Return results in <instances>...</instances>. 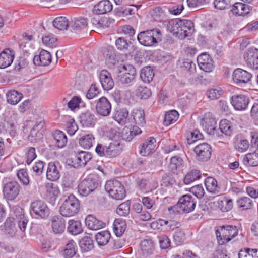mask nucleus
I'll return each mask as SVG.
<instances>
[{
  "mask_svg": "<svg viewBox=\"0 0 258 258\" xmlns=\"http://www.w3.org/2000/svg\"><path fill=\"white\" fill-rule=\"evenodd\" d=\"M112 9V5L108 0H103L97 4L93 8L94 14L100 15L110 12Z\"/></svg>",
  "mask_w": 258,
  "mask_h": 258,
  "instance_id": "nucleus-28",
  "label": "nucleus"
},
{
  "mask_svg": "<svg viewBox=\"0 0 258 258\" xmlns=\"http://www.w3.org/2000/svg\"><path fill=\"white\" fill-rule=\"evenodd\" d=\"M236 205L238 208L241 210H245L251 209L253 205L252 201L247 197H242L236 201Z\"/></svg>",
  "mask_w": 258,
  "mask_h": 258,
  "instance_id": "nucleus-48",
  "label": "nucleus"
},
{
  "mask_svg": "<svg viewBox=\"0 0 258 258\" xmlns=\"http://www.w3.org/2000/svg\"><path fill=\"white\" fill-rule=\"evenodd\" d=\"M168 30L179 39L190 36L194 31V25L189 20H173L168 22Z\"/></svg>",
  "mask_w": 258,
  "mask_h": 258,
  "instance_id": "nucleus-1",
  "label": "nucleus"
},
{
  "mask_svg": "<svg viewBox=\"0 0 258 258\" xmlns=\"http://www.w3.org/2000/svg\"><path fill=\"white\" fill-rule=\"evenodd\" d=\"M183 161L181 158L175 156L170 158L169 168L172 173L177 175L183 171Z\"/></svg>",
  "mask_w": 258,
  "mask_h": 258,
  "instance_id": "nucleus-23",
  "label": "nucleus"
},
{
  "mask_svg": "<svg viewBox=\"0 0 258 258\" xmlns=\"http://www.w3.org/2000/svg\"><path fill=\"white\" fill-rule=\"evenodd\" d=\"M77 251L76 244L74 241L71 240L66 245L63 254L66 258H72L75 255Z\"/></svg>",
  "mask_w": 258,
  "mask_h": 258,
  "instance_id": "nucleus-44",
  "label": "nucleus"
},
{
  "mask_svg": "<svg viewBox=\"0 0 258 258\" xmlns=\"http://www.w3.org/2000/svg\"><path fill=\"white\" fill-rule=\"evenodd\" d=\"M105 189L113 199L117 200H122L126 195L123 185L116 180L107 181Z\"/></svg>",
  "mask_w": 258,
  "mask_h": 258,
  "instance_id": "nucleus-7",
  "label": "nucleus"
},
{
  "mask_svg": "<svg viewBox=\"0 0 258 258\" xmlns=\"http://www.w3.org/2000/svg\"><path fill=\"white\" fill-rule=\"evenodd\" d=\"M234 0H214V4L216 9L225 10L230 8Z\"/></svg>",
  "mask_w": 258,
  "mask_h": 258,
  "instance_id": "nucleus-60",
  "label": "nucleus"
},
{
  "mask_svg": "<svg viewBox=\"0 0 258 258\" xmlns=\"http://www.w3.org/2000/svg\"><path fill=\"white\" fill-rule=\"evenodd\" d=\"M51 61V54L45 50H42L39 55L35 56L33 58V62L36 66H47L50 64Z\"/></svg>",
  "mask_w": 258,
  "mask_h": 258,
  "instance_id": "nucleus-24",
  "label": "nucleus"
},
{
  "mask_svg": "<svg viewBox=\"0 0 258 258\" xmlns=\"http://www.w3.org/2000/svg\"><path fill=\"white\" fill-rule=\"evenodd\" d=\"M88 25V20L83 17L74 18L70 23V26L74 30H79L83 29Z\"/></svg>",
  "mask_w": 258,
  "mask_h": 258,
  "instance_id": "nucleus-39",
  "label": "nucleus"
},
{
  "mask_svg": "<svg viewBox=\"0 0 258 258\" xmlns=\"http://www.w3.org/2000/svg\"><path fill=\"white\" fill-rule=\"evenodd\" d=\"M56 146L59 148L65 146L67 142L66 135L61 131L57 130L53 134Z\"/></svg>",
  "mask_w": 258,
  "mask_h": 258,
  "instance_id": "nucleus-43",
  "label": "nucleus"
},
{
  "mask_svg": "<svg viewBox=\"0 0 258 258\" xmlns=\"http://www.w3.org/2000/svg\"><path fill=\"white\" fill-rule=\"evenodd\" d=\"M85 224L89 229L92 230H97L105 226L104 222L97 219L92 215H89L86 217Z\"/></svg>",
  "mask_w": 258,
  "mask_h": 258,
  "instance_id": "nucleus-27",
  "label": "nucleus"
},
{
  "mask_svg": "<svg viewBox=\"0 0 258 258\" xmlns=\"http://www.w3.org/2000/svg\"><path fill=\"white\" fill-rule=\"evenodd\" d=\"M67 231L73 235H77L83 231L80 221L71 219L68 221Z\"/></svg>",
  "mask_w": 258,
  "mask_h": 258,
  "instance_id": "nucleus-40",
  "label": "nucleus"
},
{
  "mask_svg": "<svg viewBox=\"0 0 258 258\" xmlns=\"http://www.w3.org/2000/svg\"><path fill=\"white\" fill-rule=\"evenodd\" d=\"M92 158L91 154L85 151H80L77 153L75 161L80 166H84Z\"/></svg>",
  "mask_w": 258,
  "mask_h": 258,
  "instance_id": "nucleus-42",
  "label": "nucleus"
},
{
  "mask_svg": "<svg viewBox=\"0 0 258 258\" xmlns=\"http://www.w3.org/2000/svg\"><path fill=\"white\" fill-rule=\"evenodd\" d=\"M231 103L236 110H244L248 106L249 99L244 95H234L231 98Z\"/></svg>",
  "mask_w": 258,
  "mask_h": 258,
  "instance_id": "nucleus-16",
  "label": "nucleus"
},
{
  "mask_svg": "<svg viewBox=\"0 0 258 258\" xmlns=\"http://www.w3.org/2000/svg\"><path fill=\"white\" fill-rule=\"evenodd\" d=\"M201 125L207 134L216 137L218 128L214 118L205 117L201 121Z\"/></svg>",
  "mask_w": 258,
  "mask_h": 258,
  "instance_id": "nucleus-21",
  "label": "nucleus"
},
{
  "mask_svg": "<svg viewBox=\"0 0 258 258\" xmlns=\"http://www.w3.org/2000/svg\"><path fill=\"white\" fill-rule=\"evenodd\" d=\"M239 258H258V249L245 248L238 253Z\"/></svg>",
  "mask_w": 258,
  "mask_h": 258,
  "instance_id": "nucleus-50",
  "label": "nucleus"
},
{
  "mask_svg": "<svg viewBox=\"0 0 258 258\" xmlns=\"http://www.w3.org/2000/svg\"><path fill=\"white\" fill-rule=\"evenodd\" d=\"M100 184L98 177L96 175L90 174L78 185V192L82 196H87L98 189Z\"/></svg>",
  "mask_w": 258,
  "mask_h": 258,
  "instance_id": "nucleus-4",
  "label": "nucleus"
},
{
  "mask_svg": "<svg viewBox=\"0 0 258 258\" xmlns=\"http://www.w3.org/2000/svg\"><path fill=\"white\" fill-rule=\"evenodd\" d=\"M136 95L141 99H147L151 95L150 89L145 86H140L136 90Z\"/></svg>",
  "mask_w": 258,
  "mask_h": 258,
  "instance_id": "nucleus-57",
  "label": "nucleus"
},
{
  "mask_svg": "<svg viewBox=\"0 0 258 258\" xmlns=\"http://www.w3.org/2000/svg\"><path fill=\"white\" fill-rule=\"evenodd\" d=\"M197 159L201 161H206L211 157V148L207 143H201L197 145L194 149Z\"/></svg>",
  "mask_w": 258,
  "mask_h": 258,
  "instance_id": "nucleus-14",
  "label": "nucleus"
},
{
  "mask_svg": "<svg viewBox=\"0 0 258 258\" xmlns=\"http://www.w3.org/2000/svg\"><path fill=\"white\" fill-rule=\"evenodd\" d=\"M78 130V126L75 120L73 118L69 119L66 124V130L68 134L70 136H73Z\"/></svg>",
  "mask_w": 258,
  "mask_h": 258,
  "instance_id": "nucleus-62",
  "label": "nucleus"
},
{
  "mask_svg": "<svg viewBox=\"0 0 258 258\" xmlns=\"http://www.w3.org/2000/svg\"><path fill=\"white\" fill-rule=\"evenodd\" d=\"M53 25L55 28L60 30H66L70 26L68 19L62 16L56 18L53 21Z\"/></svg>",
  "mask_w": 258,
  "mask_h": 258,
  "instance_id": "nucleus-56",
  "label": "nucleus"
},
{
  "mask_svg": "<svg viewBox=\"0 0 258 258\" xmlns=\"http://www.w3.org/2000/svg\"><path fill=\"white\" fill-rule=\"evenodd\" d=\"M130 205L128 202L120 204L116 210L117 213L122 216H126L130 213Z\"/></svg>",
  "mask_w": 258,
  "mask_h": 258,
  "instance_id": "nucleus-63",
  "label": "nucleus"
},
{
  "mask_svg": "<svg viewBox=\"0 0 258 258\" xmlns=\"http://www.w3.org/2000/svg\"><path fill=\"white\" fill-rule=\"evenodd\" d=\"M130 119V122H133L140 126H143L146 123L144 111L140 109H134Z\"/></svg>",
  "mask_w": 258,
  "mask_h": 258,
  "instance_id": "nucleus-33",
  "label": "nucleus"
},
{
  "mask_svg": "<svg viewBox=\"0 0 258 258\" xmlns=\"http://www.w3.org/2000/svg\"><path fill=\"white\" fill-rule=\"evenodd\" d=\"M17 175L19 181L25 185H27L29 183V177L26 170L21 169L18 171Z\"/></svg>",
  "mask_w": 258,
  "mask_h": 258,
  "instance_id": "nucleus-61",
  "label": "nucleus"
},
{
  "mask_svg": "<svg viewBox=\"0 0 258 258\" xmlns=\"http://www.w3.org/2000/svg\"><path fill=\"white\" fill-rule=\"evenodd\" d=\"M126 228L125 221L121 218L116 219L113 224V230L114 234L117 237L122 235Z\"/></svg>",
  "mask_w": 258,
  "mask_h": 258,
  "instance_id": "nucleus-36",
  "label": "nucleus"
},
{
  "mask_svg": "<svg viewBox=\"0 0 258 258\" xmlns=\"http://www.w3.org/2000/svg\"><path fill=\"white\" fill-rule=\"evenodd\" d=\"M22 98V94L15 90H10L7 94V101L12 105L17 104Z\"/></svg>",
  "mask_w": 258,
  "mask_h": 258,
  "instance_id": "nucleus-46",
  "label": "nucleus"
},
{
  "mask_svg": "<svg viewBox=\"0 0 258 258\" xmlns=\"http://www.w3.org/2000/svg\"><path fill=\"white\" fill-rule=\"evenodd\" d=\"M196 203L195 199L192 196L184 195L180 198L176 204L168 207V210L175 214L189 213L195 210Z\"/></svg>",
  "mask_w": 258,
  "mask_h": 258,
  "instance_id": "nucleus-2",
  "label": "nucleus"
},
{
  "mask_svg": "<svg viewBox=\"0 0 258 258\" xmlns=\"http://www.w3.org/2000/svg\"><path fill=\"white\" fill-rule=\"evenodd\" d=\"M197 62L200 69L206 72H211L214 67L212 58L206 53H202L198 56Z\"/></svg>",
  "mask_w": 258,
  "mask_h": 258,
  "instance_id": "nucleus-17",
  "label": "nucleus"
},
{
  "mask_svg": "<svg viewBox=\"0 0 258 258\" xmlns=\"http://www.w3.org/2000/svg\"><path fill=\"white\" fill-rule=\"evenodd\" d=\"M128 117V111L125 108L117 110L114 114L113 118L119 124H124L127 121H130Z\"/></svg>",
  "mask_w": 258,
  "mask_h": 258,
  "instance_id": "nucleus-37",
  "label": "nucleus"
},
{
  "mask_svg": "<svg viewBox=\"0 0 258 258\" xmlns=\"http://www.w3.org/2000/svg\"><path fill=\"white\" fill-rule=\"evenodd\" d=\"M231 11L233 14L238 16H244L249 13V6L242 3H234L232 4Z\"/></svg>",
  "mask_w": 258,
  "mask_h": 258,
  "instance_id": "nucleus-34",
  "label": "nucleus"
},
{
  "mask_svg": "<svg viewBox=\"0 0 258 258\" xmlns=\"http://www.w3.org/2000/svg\"><path fill=\"white\" fill-rule=\"evenodd\" d=\"M51 227L55 234H60L64 232L66 228L64 219L60 216H54L51 219Z\"/></svg>",
  "mask_w": 258,
  "mask_h": 258,
  "instance_id": "nucleus-25",
  "label": "nucleus"
},
{
  "mask_svg": "<svg viewBox=\"0 0 258 258\" xmlns=\"http://www.w3.org/2000/svg\"><path fill=\"white\" fill-rule=\"evenodd\" d=\"M201 177L200 171L197 169H193L188 172L185 176L183 182L185 184H189L199 179Z\"/></svg>",
  "mask_w": 258,
  "mask_h": 258,
  "instance_id": "nucleus-45",
  "label": "nucleus"
},
{
  "mask_svg": "<svg viewBox=\"0 0 258 258\" xmlns=\"http://www.w3.org/2000/svg\"><path fill=\"white\" fill-rule=\"evenodd\" d=\"M189 191L198 199H201L205 194L204 187L201 184L192 186L190 188Z\"/></svg>",
  "mask_w": 258,
  "mask_h": 258,
  "instance_id": "nucleus-64",
  "label": "nucleus"
},
{
  "mask_svg": "<svg viewBox=\"0 0 258 258\" xmlns=\"http://www.w3.org/2000/svg\"><path fill=\"white\" fill-rule=\"evenodd\" d=\"M177 66L182 71H186L189 75L194 74L196 72L195 63L189 59H180L177 62Z\"/></svg>",
  "mask_w": 258,
  "mask_h": 258,
  "instance_id": "nucleus-30",
  "label": "nucleus"
},
{
  "mask_svg": "<svg viewBox=\"0 0 258 258\" xmlns=\"http://www.w3.org/2000/svg\"><path fill=\"white\" fill-rule=\"evenodd\" d=\"M20 186L16 181H11L6 183L3 187L5 198L8 200H14L19 195Z\"/></svg>",
  "mask_w": 258,
  "mask_h": 258,
  "instance_id": "nucleus-13",
  "label": "nucleus"
},
{
  "mask_svg": "<svg viewBox=\"0 0 258 258\" xmlns=\"http://www.w3.org/2000/svg\"><path fill=\"white\" fill-rule=\"evenodd\" d=\"M45 122L42 118H38L30 131L28 137V140L31 143L36 142L43 138L41 129L43 127Z\"/></svg>",
  "mask_w": 258,
  "mask_h": 258,
  "instance_id": "nucleus-12",
  "label": "nucleus"
},
{
  "mask_svg": "<svg viewBox=\"0 0 258 258\" xmlns=\"http://www.w3.org/2000/svg\"><path fill=\"white\" fill-rule=\"evenodd\" d=\"M80 201L73 195H70L64 200L59 208L61 215L70 217L75 215L79 211Z\"/></svg>",
  "mask_w": 258,
  "mask_h": 258,
  "instance_id": "nucleus-3",
  "label": "nucleus"
},
{
  "mask_svg": "<svg viewBox=\"0 0 258 258\" xmlns=\"http://www.w3.org/2000/svg\"><path fill=\"white\" fill-rule=\"evenodd\" d=\"M179 114L175 110H171L165 113L164 116V124L166 126H168L175 122L178 119Z\"/></svg>",
  "mask_w": 258,
  "mask_h": 258,
  "instance_id": "nucleus-55",
  "label": "nucleus"
},
{
  "mask_svg": "<svg viewBox=\"0 0 258 258\" xmlns=\"http://www.w3.org/2000/svg\"><path fill=\"white\" fill-rule=\"evenodd\" d=\"M79 119L80 124L83 127H93L96 121L95 115L89 111L82 113L79 115Z\"/></svg>",
  "mask_w": 258,
  "mask_h": 258,
  "instance_id": "nucleus-19",
  "label": "nucleus"
},
{
  "mask_svg": "<svg viewBox=\"0 0 258 258\" xmlns=\"http://www.w3.org/2000/svg\"><path fill=\"white\" fill-rule=\"evenodd\" d=\"M154 76L153 69L150 66L144 67L141 70L140 77L145 83H150Z\"/></svg>",
  "mask_w": 258,
  "mask_h": 258,
  "instance_id": "nucleus-47",
  "label": "nucleus"
},
{
  "mask_svg": "<svg viewBox=\"0 0 258 258\" xmlns=\"http://www.w3.org/2000/svg\"><path fill=\"white\" fill-rule=\"evenodd\" d=\"M238 233L237 226L234 225H223L216 231L217 241L219 245H223L235 238Z\"/></svg>",
  "mask_w": 258,
  "mask_h": 258,
  "instance_id": "nucleus-5",
  "label": "nucleus"
},
{
  "mask_svg": "<svg viewBox=\"0 0 258 258\" xmlns=\"http://www.w3.org/2000/svg\"><path fill=\"white\" fill-rule=\"evenodd\" d=\"M30 213L42 219H47L50 213L47 204L43 201L38 200L31 204Z\"/></svg>",
  "mask_w": 258,
  "mask_h": 258,
  "instance_id": "nucleus-9",
  "label": "nucleus"
},
{
  "mask_svg": "<svg viewBox=\"0 0 258 258\" xmlns=\"http://www.w3.org/2000/svg\"><path fill=\"white\" fill-rule=\"evenodd\" d=\"M232 134L231 122L227 119L221 120L219 123V127L217 129V137L222 138L224 135L230 136Z\"/></svg>",
  "mask_w": 258,
  "mask_h": 258,
  "instance_id": "nucleus-26",
  "label": "nucleus"
},
{
  "mask_svg": "<svg viewBox=\"0 0 258 258\" xmlns=\"http://www.w3.org/2000/svg\"><path fill=\"white\" fill-rule=\"evenodd\" d=\"M244 58L247 66L258 69V49L250 48L244 54Z\"/></svg>",
  "mask_w": 258,
  "mask_h": 258,
  "instance_id": "nucleus-18",
  "label": "nucleus"
},
{
  "mask_svg": "<svg viewBox=\"0 0 258 258\" xmlns=\"http://www.w3.org/2000/svg\"><path fill=\"white\" fill-rule=\"evenodd\" d=\"M104 57L108 63L113 64L115 63V52L114 48L112 46H107L103 52Z\"/></svg>",
  "mask_w": 258,
  "mask_h": 258,
  "instance_id": "nucleus-58",
  "label": "nucleus"
},
{
  "mask_svg": "<svg viewBox=\"0 0 258 258\" xmlns=\"http://www.w3.org/2000/svg\"><path fill=\"white\" fill-rule=\"evenodd\" d=\"M123 71H119L117 80L123 85L131 86L134 82L136 75L135 68L132 66H123Z\"/></svg>",
  "mask_w": 258,
  "mask_h": 258,
  "instance_id": "nucleus-8",
  "label": "nucleus"
},
{
  "mask_svg": "<svg viewBox=\"0 0 258 258\" xmlns=\"http://www.w3.org/2000/svg\"><path fill=\"white\" fill-rule=\"evenodd\" d=\"M14 55L9 49H6L0 53V69L10 66L14 59Z\"/></svg>",
  "mask_w": 258,
  "mask_h": 258,
  "instance_id": "nucleus-32",
  "label": "nucleus"
},
{
  "mask_svg": "<svg viewBox=\"0 0 258 258\" xmlns=\"http://www.w3.org/2000/svg\"><path fill=\"white\" fill-rule=\"evenodd\" d=\"M96 112L102 116H108L111 110V104L105 97H102L96 101Z\"/></svg>",
  "mask_w": 258,
  "mask_h": 258,
  "instance_id": "nucleus-15",
  "label": "nucleus"
},
{
  "mask_svg": "<svg viewBox=\"0 0 258 258\" xmlns=\"http://www.w3.org/2000/svg\"><path fill=\"white\" fill-rule=\"evenodd\" d=\"M99 78L101 84L104 90L108 91L114 87V81L110 73L107 70H103L100 72Z\"/></svg>",
  "mask_w": 258,
  "mask_h": 258,
  "instance_id": "nucleus-22",
  "label": "nucleus"
},
{
  "mask_svg": "<svg viewBox=\"0 0 258 258\" xmlns=\"http://www.w3.org/2000/svg\"><path fill=\"white\" fill-rule=\"evenodd\" d=\"M252 75L240 68L235 70L232 74V78L235 84L239 86H243L248 83L251 80Z\"/></svg>",
  "mask_w": 258,
  "mask_h": 258,
  "instance_id": "nucleus-11",
  "label": "nucleus"
},
{
  "mask_svg": "<svg viewBox=\"0 0 258 258\" xmlns=\"http://www.w3.org/2000/svg\"><path fill=\"white\" fill-rule=\"evenodd\" d=\"M61 167L58 162H50L48 164L46 177L50 181H56L60 177Z\"/></svg>",
  "mask_w": 258,
  "mask_h": 258,
  "instance_id": "nucleus-20",
  "label": "nucleus"
},
{
  "mask_svg": "<svg viewBox=\"0 0 258 258\" xmlns=\"http://www.w3.org/2000/svg\"><path fill=\"white\" fill-rule=\"evenodd\" d=\"M110 238V234L108 231H103L98 233L95 235V239L99 246L106 245Z\"/></svg>",
  "mask_w": 258,
  "mask_h": 258,
  "instance_id": "nucleus-51",
  "label": "nucleus"
},
{
  "mask_svg": "<svg viewBox=\"0 0 258 258\" xmlns=\"http://www.w3.org/2000/svg\"><path fill=\"white\" fill-rule=\"evenodd\" d=\"M95 142V137L92 134L81 136L79 140L80 146L85 149H90Z\"/></svg>",
  "mask_w": 258,
  "mask_h": 258,
  "instance_id": "nucleus-35",
  "label": "nucleus"
},
{
  "mask_svg": "<svg viewBox=\"0 0 258 258\" xmlns=\"http://www.w3.org/2000/svg\"><path fill=\"white\" fill-rule=\"evenodd\" d=\"M108 157H114L118 155L121 151L120 144L116 142H111L107 146Z\"/></svg>",
  "mask_w": 258,
  "mask_h": 258,
  "instance_id": "nucleus-52",
  "label": "nucleus"
},
{
  "mask_svg": "<svg viewBox=\"0 0 258 258\" xmlns=\"http://www.w3.org/2000/svg\"><path fill=\"white\" fill-rule=\"evenodd\" d=\"M131 44V42H127L124 37H119L115 41V46L117 49L124 52L127 51Z\"/></svg>",
  "mask_w": 258,
  "mask_h": 258,
  "instance_id": "nucleus-59",
  "label": "nucleus"
},
{
  "mask_svg": "<svg viewBox=\"0 0 258 258\" xmlns=\"http://www.w3.org/2000/svg\"><path fill=\"white\" fill-rule=\"evenodd\" d=\"M205 185L207 191L211 194H216L220 192V188L218 185L217 181L212 177L206 178Z\"/></svg>",
  "mask_w": 258,
  "mask_h": 258,
  "instance_id": "nucleus-38",
  "label": "nucleus"
},
{
  "mask_svg": "<svg viewBox=\"0 0 258 258\" xmlns=\"http://www.w3.org/2000/svg\"><path fill=\"white\" fill-rule=\"evenodd\" d=\"M161 33L159 29L148 30L140 32L137 40L142 45L150 47L158 43Z\"/></svg>",
  "mask_w": 258,
  "mask_h": 258,
  "instance_id": "nucleus-6",
  "label": "nucleus"
},
{
  "mask_svg": "<svg viewBox=\"0 0 258 258\" xmlns=\"http://www.w3.org/2000/svg\"><path fill=\"white\" fill-rule=\"evenodd\" d=\"M156 140L153 137H150L143 143L140 149V154L144 156L148 155L155 148Z\"/></svg>",
  "mask_w": 258,
  "mask_h": 258,
  "instance_id": "nucleus-31",
  "label": "nucleus"
},
{
  "mask_svg": "<svg viewBox=\"0 0 258 258\" xmlns=\"http://www.w3.org/2000/svg\"><path fill=\"white\" fill-rule=\"evenodd\" d=\"M14 214V220L17 223L20 229L22 231H25L28 221L25 216L23 210L20 207L16 208Z\"/></svg>",
  "mask_w": 258,
  "mask_h": 258,
  "instance_id": "nucleus-29",
  "label": "nucleus"
},
{
  "mask_svg": "<svg viewBox=\"0 0 258 258\" xmlns=\"http://www.w3.org/2000/svg\"><path fill=\"white\" fill-rule=\"evenodd\" d=\"M217 203L218 207L223 212L231 210L233 206L232 200L225 197H220L218 199Z\"/></svg>",
  "mask_w": 258,
  "mask_h": 258,
  "instance_id": "nucleus-41",
  "label": "nucleus"
},
{
  "mask_svg": "<svg viewBox=\"0 0 258 258\" xmlns=\"http://www.w3.org/2000/svg\"><path fill=\"white\" fill-rule=\"evenodd\" d=\"M244 165L249 166H256L258 165V153L253 152L246 154L243 159Z\"/></svg>",
  "mask_w": 258,
  "mask_h": 258,
  "instance_id": "nucleus-49",
  "label": "nucleus"
},
{
  "mask_svg": "<svg viewBox=\"0 0 258 258\" xmlns=\"http://www.w3.org/2000/svg\"><path fill=\"white\" fill-rule=\"evenodd\" d=\"M235 149L239 152L246 151L249 147V142L246 139L237 137L234 143Z\"/></svg>",
  "mask_w": 258,
  "mask_h": 258,
  "instance_id": "nucleus-54",
  "label": "nucleus"
},
{
  "mask_svg": "<svg viewBox=\"0 0 258 258\" xmlns=\"http://www.w3.org/2000/svg\"><path fill=\"white\" fill-rule=\"evenodd\" d=\"M140 246L141 252L140 258H156L157 256L152 240H142L140 243Z\"/></svg>",
  "mask_w": 258,
  "mask_h": 258,
  "instance_id": "nucleus-10",
  "label": "nucleus"
},
{
  "mask_svg": "<svg viewBox=\"0 0 258 258\" xmlns=\"http://www.w3.org/2000/svg\"><path fill=\"white\" fill-rule=\"evenodd\" d=\"M79 244L80 248L83 252L89 251L94 247L93 240L89 236H85L82 238Z\"/></svg>",
  "mask_w": 258,
  "mask_h": 258,
  "instance_id": "nucleus-53",
  "label": "nucleus"
}]
</instances>
